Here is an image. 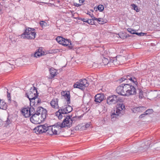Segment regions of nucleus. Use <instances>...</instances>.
Here are the masks:
<instances>
[{"mask_svg":"<svg viewBox=\"0 0 160 160\" xmlns=\"http://www.w3.org/2000/svg\"><path fill=\"white\" fill-rule=\"evenodd\" d=\"M34 30L33 28H27L24 32L21 35V38L28 39H34L36 35Z\"/></svg>","mask_w":160,"mask_h":160,"instance_id":"obj_1","label":"nucleus"},{"mask_svg":"<svg viewBox=\"0 0 160 160\" xmlns=\"http://www.w3.org/2000/svg\"><path fill=\"white\" fill-rule=\"evenodd\" d=\"M59 125H58V123L56 125H55L52 127L48 126V128L47 129L46 132L47 133L51 135L59 134L61 132L60 128H59Z\"/></svg>","mask_w":160,"mask_h":160,"instance_id":"obj_2","label":"nucleus"},{"mask_svg":"<svg viewBox=\"0 0 160 160\" xmlns=\"http://www.w3.org/2000/svg\"><path fill=\"white\" fill-rule=\"evenodd\" d=\"M125 106L124 104H120L114 110L113 112L111 115V118H117L118 116H121L124 113Z\"/></svg>","mask_w":160,"mask_h":160,"instance_id":"obj_3","label":"nucleus"},{"mask_svg":"<svg viewBox=\"0 0 160 160\" xmlns=\"http://www.w3.org/2000/svg\"><path fill=\"white\" fill-rule=\"evenodd\" d=\"M89 86V83L85 79H80L77 82L73 85L74 88H78L81 90H83L85 88Z\"/></svg>","mask_w":160,"mask_h":160,"instance_id":"obj_4","label":"nucleus"},{"mask_svg":"<svg viewBox=\"0 0 160 160\" xmlns=\"http://www.w3.org/2000/svg\"><path fill=\"white\" fill-rule=\"evenodd\" d=\"M72 121L70 118V116H68L64 119L62 123L58 122V125H59L60 129H61V128H65L66 127H70L72 126Z\"/></svg>","mask_w":160,"mask_h":160,"instance_id":"obj_5","label":"nucleus"},{"mask_svg":"<svg viewBox=\"0 0 160 160\" xmlns=\"http://www.w3.org/2000/svg\"><path fill=\"white\" fill-rule=\"evenodd\" d=\"M57 42L63 46H68L69 49L72 48L71 42L68 39H65L61 37H58L56 38Z\"/></svg>","mask_w":160,"mask_h":160,"instance_id":"obj_6","label":"nucleus"},{"mask_svg":"<svg viewBox=\"0 0 160 160\" xmlns=\"http://www.w3.org/2000/svg\"><path fill=\"white\" fill-rule=\"evenodd\" d=\"M47 128H48V125L47 124L39 125L35 127L34 129V131L37 134L42 133L46 132Z\"/></svg>","mask_w":160,"mask_h":160,"instance_id":"obj_7","label":"nucleus"},{"mask_svg":"<svg viewBox=\"0 0 160 160\" xmlns=\"http://www.w3.org/2000/svg\"><path fill=\"white\" fill-rule=\"evenodd\" d=\"M37 115L41 114V118L44 120L46 117L47 110L41 107H38L35 112Z\"/></svg>","mask_w":160,"mask_h":160,"instance_id":"obj_8","label":"nucleus"},{"mask_svg":"<svg viewBox=\"0 0 160 160\" xmlns=\"http://www.w3.org/2000/svg\"><path fill=\"white\" fill-rule=\"evenodd\" d=\"M119 99L118 96L115 95L109 96L107 98V103L109 105L115 104L119 101Z\"/></svg>","mask_w":160,"mask_h":160,"instance_id":"obj_9","label":"nucleus"},{"mask_svg":"<svg viewBox=\"0 0 160 160\" xmlns=\"http://www.w3.org/2000/svg\"><path fill=\"white\" fill-rule=\"evenodd\" d=\"M39 115H37L35 113L30 118L31 121L33 123L37 124L40 123L42 121H43L42 118H41V119L39 118Z\"/></svg>","mask_w":160,"mask_h":160,"instance_id":"obj_10","label":"nucleus"},{"mask_svg":"<svg viewBox=\"0 0 160 160\" xmlns=\"http://www.w3.org/2000/svg\"><path fill=\"white\" fill-rule=\"evenodd\" d=\"M37 91L36 88L34 87L31 88L28 93V94L27 95L28 98H34L37 97Z\"/></svg>","mask_w":160,"mask_h":160,"instance_id":"obj_11","label":"nucleus"},{"mask_svg":"<svg viewBox=\"0 0 160 160\" xmlns=\"http://www.w3.org/2000/svg\"><path fill=\"white\" fill-rule=\"evenodd\" d=\"M72 110V108L70 106L67 105L62 107L59 108V111H63L62 113H68L71 112Z\"/></svg>","mask_w":160,"mask_h":160,"instance_id":"obj_12","label":"nucleus"},{"mask_svg":"<svg viewBox=\"0 0 160 160\" xmlns=\"http://www.w3.org/2000/svg\"><path fill=\"white\" fill-rule=\"evenodd\" d=\"M127 93V96H129L130 95H134L136 93V92L135 88L133 86L129 84V88Z\"/></svg>","mask_w":160,"mask_h":160,"instance_id":"obj_13","label":"nucleus"},{"mask_svg":"<svg viewBox=\"0 0 160 160\" xmlns=\"http://www.w3.org/2000/svg\"><path fill=\"white\" fill-rule=\"evenodd\" d=\"M124 84H122L121 85L118 86L116 90L117 92L119 95L123 96H125V92L124 91Z\"/></svg>","mask_w":160,"mask_h":160,"instance_id":"obj_14","label":"nucleus"},{"mask_svg":"<svg viewBox=\"0 0 160 160\" xmlns=\"http://www.w3.org/2000/svg\"><path fill=\"white\" fill-rule=\"evenodd\" d=\"M58 102V98L53 99L50 102V104L52 107L55 109H59Z\"/></svg>","mask_w":160,"mask_h":160,"instance_id":"obj_15","label":"nucleus"},{"mask_svg":"<svg viewBox=\"0 0 160 160\" xmlns=\"http://www.w3.org/2000/svg\"><path fill=\"white\" fill-rule=\"evenodd\" d=\"M104 95L102 94H98L95 97V101L97 102H100L104 99Z\"/></svg>","mask_w":160,"mask_h":160,"instance_id":"obj_16","label":"nucleus"},{"mask_svg":"<svg viewBox=\"0 0 160 160\" xmlns=\"http://www.w3.org/2000/svg\"><path fill=\"white\" fill-rule=\"evenodd\" d=\"M29 110V108H25L22 109L21 112L25 117L28 118L31 116Z\"/></svg>","mask_w":160,"mask_h":160,"instance_id":"obj_17","label":"nucleus"},{"mask_svg":"<svg viewBox=\"0 0 160 160\" xmlns=\"http://www.w3.org/2000/svg\"><path fill=\"white\" fill-rule=\"evenodd\" d=\"M150 145L149 142L148 141L145 142V143H142L140 147L138 148V151H143L144 149L145 150Z\"/></svg>","mask_w":160,"mask_h":160,"instance_id":"obj_18","label":"nucleus"},{"mask_svg":"<svg viewBox=\"0 0 160 160\" xmlns=\"http://www.w3.org/2000/svg\"><path fill=\"white\" fill-rule=\"evenodd\" d=\"M42 51L41 49H39L37 50V51H36L33 54H31V56L32 57L33 56L36 58L39 57L40 56H42L44 55V52L42 53Z\"/></svg>","mask_w":160,"mask_h":160,"instance_id":"obj_19","label":"nucleus"},{"mask_svg":"<svg viewBox=\"0 0 160 160\" xmlns=\"http://www.w3.org/2000/svg\"><path fill=\"white\" fill-rule=\"evenodd\" d=\"M61 94L64 97L65 99H67L68 103H69L70 102V95L69 93L63 91L61 92Z\"/></svg>","mask_w":160,"mask_h":160,"instance_id":"obj_20","label":"nucleus"},{"mask_svg":"<svg viewBox=\"0 0 160 160\" xmlns=\"http://www.w3.org/2000/svg\"><path fill=\"white\" fill-rule=\"evenodd\" d=\"M125 77L126 80H129L130 81L132 82L135 84L136 83V82H137L136 79L133 77H131V76L130 75H128L127 76H125Z\"/></svg>","mask_w":160,"mask_h":160,"instance_id":"obj_21","label":"nucleus"},{"mask_svg":"<svg viewBox=\"0 0 160 160\" xmlns=\"http://www.w3.org/2000/svg\"><path fill=\"white\" fill-rule=\"evenodd\" d=\"M49 72L52 78H53L56 75V71L53 68L50 69Z\"/></svg>","mask_w":160,"mask_h":160,"instance_id":"obj_22","label":"nucleus"},{"mask_svg":"<svg viewBox=\"0 0 160 160\" xmlns=\"http://www.w3.org/2000/svg\"><path fill=\"white\" fill-rule=\"evenodd\" d=\"M144 109V108L143 107H137L133 108V111H137L138 112H141L143 111Z\"/></svg>","mask_w":160,"mask_h":160,"instance_id":"obj_23","label":"nucleus"},{"mask_svg":"<svg viewBox=\"0 0 160 160\" xmlns=\"http://www.w3.org/2000/svg\"><path fill=\"white\" fill-rule=\"evenodd\" d=\"M36 98V97L34 98H28L30 102V105L31 106H34V107H35V102Z\"/></svg>","mask_w":160,"mask_h":160,"instance_id":"obj_24","label":"nucleus"},{"mask_svg":"<svg viewBox=\"0 0 160 160\" xmlns=\"http://www.w3.org/2000/svg\"><path fill=\"white\" fill-rule=\"evenodd\" d=\"M62 112H63V111H59V109L58 111L57 112H56V115L58 116V118L59 119H61L62 118L63 116L62 114H65L64 113H62Z\"/></svg>","mask_w":160,"mask_h":160,"instance_id":"obj_25","label":"nucleus"},{"mask_svg":"<svg viewBox=\"0 0 160 160\" xmlns=\"http://www.w3.org/2000/svg\"><path fill=\"white\" fill-rule=\"evenodd\" d=\"M35 107L34 106H32L30 108H29V112L30 113V115H33L34 113H35Z\"/></svg>","mask_w":160,"mask_h":160,"instance_id":"obj_26","label":"nucleus"},{"mask_svg":"<svg viewBox=\"0 0 160 160\" xmlns=\"http://www.w3.org/2000/svg\"><path fill=\"white\" fill-rule=\"evenodd\" d=\"M123 87H124V91L125 92V96H127V94L126 93H127L128 91V89H129V84H124L123 85Z\"/></svg>","mask_w":160,"mask_h":160,"instance_id":"obj_27","label":"nucleus"},{"mask_svg":"<svg viewBox=\"0 0 160 160\" xmlns=\"http://www.w3.org/2000/svg\"><path fill=\"white\" fill-rule=\"evenodd\" d=\"M102 62L104 65H107L109 67L108 59L106 58H104L102 60Z\"/></svg>","mask_w":160,"mask_h":160,"instance_id":"obj_28","label":"nucleus"},{"mask_svg":"<svg viewBox=\"0 0 160 160\" xmlns=\"http://www.w3.org/2000/svg\"><path fill=\"white\" fill-rule=\"evenodd\" d=\"M131 6L132 7L133 9L135 10L137 12H138L140 10L138 8V7L134 4H132Z\"/></svg>","mask_w":160,"mask_h":160,"instance_id":"obj_29","label":"nucleus"},{"mask_svg":"<svg viewBox=\"0 0 160 160\" xmlns=\"http://www.w3.org/2000/svg\"><path fill=\"white\" fill-rule=\"evenodd\" d=\"M4 91H5H5L6 92H7V97H8V100H10V93L8 92V89L6 88H5Z\"/></svg>","mask_w":160,"mask_h":160,"instance_id":"obj_30","label":"nucleus"},{"mask_svg":"<svg viewBox=\"0 0 160 160\" xmlns=\"http://www.w3.org/2000/svg\"><path fill=\"white\" fill-rule=\"evenodd\" d=\"M153 110L152 109H148L145 112H144V113L146 115H148V114H150L152 112Z\"/></svg>","mask_w":160,"mask_h":160,"instance_id":"obj_31","label":"nucleus"},{"mask_svg":"<svg viewBox=\"0 0 160 160\" xmlns=\"http://www.w3.org/2000/svg\"><path fill=\"white\" fill-rule=\"evenodd\" d=\"M98 9L100 12H102L103 11L104 7L103 5H99L98 6Z\"/></svg>","mask_w":160,"mask_h":160,"instance_id":"obj_32","label":"nucleus"},{"mask_svg":"<svg viewBox=\"0 0 160 160\" xmlns=\"http://www.w3.org/2000/svg\"><path fill=\"white\" fill-rule=\"evenodd\" d=\"M127 31L130 32L132 34H135L136 32V30H132L131 28H128L127 29Z\"/></svg>","mask_w":160,"mask_h":160,"instance_id":"obj_33","label":"nucleus"},{"mask_svg":"<svg viewBox=\"0 0 160 160\" xmlns=\"http://www.w3.org/2000/svg\"><path fill=\"white\" fill-rule=\"evenodd\" d=\"M98 22L100 24H103L105 23V22L102 18H98Z\"/></svg>","mask_w":160,"mask_h":160,"instance_id":"obj_34","label":"nucleus"},{"mask_svg":"<svg viewBox=\"0 0 160 160\" xmlns=\"http://www.w3.org/2000/svg\"><path fill=\"white\" fill-rule=\"evenodd\" d=\"M40 24L41 26L42 27H44L47 26V23L46 22L42 21L40 22Z\"/></svg>","mask_w":160,"mask_h":160,"instance_id":"obj_35","label":"nucleus"},{"mask_svg":"<svg viewBox=\"0 0 160 160\" xmlns=\"http://www.w3.org/2000/svg\"><path fill=\"white\" fill-rule=\"evenodd\" d=\"M87 22L88 23V24H90L92 25L94 23V21L92 20V19H88L87 20Z\"/></svg>","mask_w":160,"mask_h":160,"instance_id":"obj_36","label":"nucleus"},{"mask_svg":"<svg viewBox=\"0 0 160 160\" xmlns=\"http://www.w3.org/2000/svg\"><path fill=\"white\" fill-rule=\"evenodd\" d=\"M139 97L140 98L142 99L143 98V91H142V90H139Z\"/></svg>","mask_w":160,"mask_h":160,"instance_id":"obj_37","label":"nucleus"},{"mask_svg":"<svg viewBox=\"0 0 160 160\" xmlns=\"http://www.w3.org/2000/svg\"><path fill=\"white\" fill-rule=\"evenodd\" d=\"M9 116L8 115V117L7 118V120L5 122L6 123L5 125L4 126L6 127H7L8 126L9 122H10V120L9 119Z\"/></svg>","mask_w":160,"mask_h":160,"instance_id":"obj_38","label":"nucleus"},{"mask_svg":"<svg viewBox=\"0 0 160 160\" xmlns=\"http://www.w3.org/2000/svg\"><path fill=\"white\" fill-rule=\"evenodd\" d=\"M12 105L14 106L15 107H17L18 106L17 102L15 101H12L11 102Z\"/></svg>","mask_w":160,"mask_h":160,"instance_id":"obj_39","label":"nucleus"},{"mask_svg":"<svg viewBox=\"0 0 160 160\" xmlns=\"http://www.w3.org/2000/svg\"><path fill=\"white\" fill-rule=\"evenodd\" d=\"M35 100L37 101V103L36 104V105H38L41 102V100L40 99L37 98V97H36V98Z\"/></svg>","mask_w":160,"mask_h":160,"instance_id":"obj_40","label":"nucleus"},{"mask_svg":"<svg viewBox=\"0 0 160 160\" xmlns=\"http://www.w3.org/2000/svg\"><path fill=\"white\" fill-rule=\"evenodd\" d=\"M113 58L112 59L110 58L109 61V67L111 66L112 65H112V63H113Z\"/></svg>","mask_w":160,"mask_h":160,"instance_id":"obj_41","label":"nucleus"},{"mask_svg":"<svg viewBox=\"0 0 160 160\" xmlns=\"http://www.w3.org/2000/svg\"><path fill=\"white\" fill-rule=\"evenodd\" d=\"M135 34L139 36H143L145 33L142 32L138 33L135 32Z\"/></svg>","mask_w":160,"mask_h":160,"instance_id":"obj_42","label":"nucleus"},{"mask_svg":"<svg viewBox=\"0 0 160 160\" xmlns=\"http://www.w3.org/2000/svg\"><path fill=\"white\" fill-rule=\"evenodd\" d=\"M11 63H12V64L11 63V69L12 68V69H13L15 68V67L14 65V64L15 63L14 61L12 60Z\"/></svg>","mask_w":160,"mask_h":160,"instance_id":"obj_43","label":"nucleus"},{"mask_svg":"<svg viewBox=\"0 0 160 160\" xmlns=\"http://www.w3.org/2000/svg\"><path fill=\"white\" fill-rule=\"evenodd\" d=\"M125 76H124L123 77L121 78L120 79H119V80L120 81V82H121L123 81H125Z\"/></svg>","mask_w":160,"mask_h":160,"instance_id":"obj_44","label":"nucleus"},{"mask_svg":"<svg viewBox=\"0 0 160 160\" xmlns=\"http://www.w3.org/2000/svg\"><path fill=\"white\" fill-rule=\"evenodd\" d=\"M113 63H112V65H116L118 64L117 63V59L115 58H113Z\"/></svg>","mask_w":160,"mask_h":160,"instance_id":"obj_45","label":"nucleus"},{"mask_svg":"<svg viewBox=\"0 0 160 160\" xmlns=\"http://www.w3.org/2000/svg\"><path fill=\"white\" fill-rule=\"evenodd\" d=\"M71 120L72 121V123L74 122L77 119H78V118L76 117H74L72 118H71Z\"/></svg>","mask_w":160,"mask_h":160,"instance_id":"obj_46","label":"nucleus"},{"mask_svg":"<svg viewBox=\"0 0 160 160\" xmlns=\"http://www.w3.org/2000/svg\"><path fill=\"white\" fill-rule=\"evenodd\" d=\"M91 17L92 18V20H93V21H94V20H96V21H98V18H96L95 17H94L93 16H91Z\"/></svg>","mask_w":160,"mask_h":160,"instance_id":"obj_47","label":"nucleus"},{"mask_svg":"<svg viewBox=\"0 0 160 160\" xmlns=\"http://www.w3.org/2000/svg\"><path fill=\"white\" fill-rule=\"evenodd\" d=\"M146 115V114H145V113L144 112L143 114H142L139 116V118H141L144 117Z\"/></svg>","mask_w":160,"mask_h":160,"instance_id":"obj_48","label":"nucleus"},{"mask_svg":"<svg viewBox=\"0 0 160 160\" xmlns=\"http://www.w3.org/2000/svg\"><path fill=\"white\" fill-rule=\"evenodd\" d=\"M80 129H81L82 130H84L86 129L85 127V125H83L81 126Z\"/></svg>","mask_w":160,"mask_h":160,"instance_id":"obj_49","label":"nucleus"},{"mask_svg":"<svg viewBox=\"0 0 160 160\" xmlns=\"http://www.w3.org/2000/svg\"><path fill=\"white\" fill-rule=\"evenodd\" d=\"M80 20L85 22H87V20H88V19L85 18H81Z\"/></svg>","mask_w":160,"mask_h":160,"instance_id":"obj_50","label":"nucleus"},{"mask_svg":"<svg viewBox=\"0 0 160 160\" xmlns=\"http://www.w3.org/2000/svg\"><path fill=\"white\" fill-rule=\"evenodd\" d=\"M90 125V124L88 123H87L85 125V127L87 129V128H88Z\"/></svg>","mask_w":160,"mask_h":160,"instance_id":"obj_51","label":"nucleus"},{"mask_svg":"<svg viewBox=\"0 0 160 160\" xmlns=\"http://www.w3.org/2000/svg\"><path fill=\"white\" fill-rule=\"evenodd\" d=\"M81 5L80 4H78V3H75L74 4V5L75 6L77 7H79V6H80Z\"/></svg>","mask_w":160,"mask_h":160,"instance_id":"obj_52","label":"nucleus"},{"mask_svg":"<svg viewBox=\"0 0 160 160\" xmlns=\"http://www.w3.org/2000/svg\"><path fill=\"white\" fill-rule=\"evenodd\" d=\"M2 120L0 118V127L2 125Z\"/></svg>","mask_w":160,"mask_h":160,"instance_id":"obj_53","label":"nucleus"},{"mask_svg":"<svg viewBox=\"0 0 160 160\" xmlns=\"http://www.w3.org/2000/svg\"><path fill=\"white\" fill-rule=\"evenodd\" d=\"M85 0H79L80 3H82L84 2Z\"/></svg>","mask_w":160,"mask_h":160,"instance_id":"obj_54","label":"nucleus"},{"mask_svg":"<svg viewBox=\"0 0 160 160\" xmlns=\"http://www.w3.org/2000/svg\"><path fill=\"white\" fill-rule=\"evenodd\" d=\"M35 105H36V104L37 103V101L36 100H35Z\"/></svg>","mask_w":160,"mask_h":160,"instance_id":"obj_55","label":"nucleus"},{"mask_svg":"<svg viewBox=\"0 0 160 160\" xmlns=\"http://www.w3.org/2000/svg\"><path fill=\"white\" fill-rule=\"evenodd\" d=\"M66 158V157H64L63 156V159H64Z\"/></svg>","mask_w":160,"mask_h":160,"instance_id":"obj_56","label":"nucleus"},{"mask_svg":"<svg viewBox=\"0 0 160 160\" xmlns=\"http://www.w3.org/2000/svg\"><path fill=\"white\" fill-rule=\"evenodd\" d=\"M126 151V150H124L123 151L125 152V151Z\"/></svg>","mask_w":160,"mask_h":160,"instance_id":"obj_57","label":"nucleus"}]
</instances>
